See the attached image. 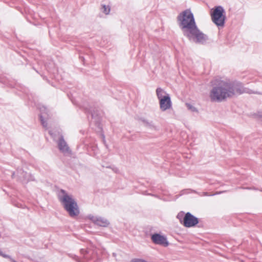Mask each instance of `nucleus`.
Here are the masks:
<instances>
[{"instance_id":"nucleus-1","label":"nucleus","mask_w":262,"mask_h":262,"mask_svg":"<svg viewBox=\"0 0 262 262\" xmlns=\"http://www.w3.org/2000/svg\"><path fill=\"white\" fill-rule=\"evenodd\" d=\"M212 83L213 86L210 92L209 98L213 102H222L244 92L243 84L237 81L217 78Z\"/></svg>"},{"instance_id":"nucleus-2","label":"nucleus","mask_w":262,"mask_h":262,"mask_svg":"<svg viewBox=\"0 0 262 262\" xmlns=\"http://www.w3.org/2000/svg\"><path fill=\"white\" fill-rule=\"evenodd\" d=\"M59 199L70 216L74 217L79 214L80 210L77 203L72 195L61 190L59 193Z\"/></svg>"},{"instance_id":"nucleus-3","label":"nucleus","mask_w":262,"mask_h":262,"mask_svg":"<svg viewBox=\"0 0 262 262\" xmlns=\"http://www.w3.org/2000/svg\"><path fill=\"white\" fill-rule=\"evenodd\" d=\"M177 21L184 35L196 25L193 14L189 9L181 12L177 17Z\"/></svg>"},{"instance_id":"nucleus-4","label":"nucleus","mask_w":262,"mask_h":262,"mask_svg":"<svg viewBox=\"0 0 262 262\" xmlns=\"http://www.w3.org/2000/svg\"><path fill=\"white\" fill-rule=\"evenodd\" d=\"M156 95L159 101L160 108L162 112L171 108L172 102L168 93L163 89L159 88L156 90Z\"/></svg>"},{"instance_id":"nucleus-5","label":"nucleus","mask_w":262,"mask_h":262,"mask_svg":"<svg viewBox=\"0 0 262 262\" xmlns=\"http://www.w3.org/2000/svg\"><path fill=\"white\" fill-rule=\"evenodd\" d=\"M211 17L212 21L218 27H223L225 20V11L221 6H217L211 10Z\"/></svg>"},{"instance_id":"nucleus-6","label":"nucleus","mask_w":262,"mask_h":262,"mask_svg":"<svg viewBox=\"0 0 262 262\" xmlns=\"http://www.w3.org/2000/svg\"><path fill=\"white\" fill-rule=\"evenodd\" d=\"M185 35L189 39L197 43H204L208 39L207 35L201 31L196 25Z\"/></svg>"},{"instance_id":"nucleus-7","label":"nucleus","mask_w":262,"mask_h":262,"mask_svg":"<svg viewBox=\"0 0 262 262\" xmlns=\"http://www.w3.org/2000/svg\"><path fill=\"white\" fill-rule=\"evenodd\" d=\"M198 223V219L189 212L186 213L183 218V224L186 227H193Z\"/></svg>"},{"instance_id":"nucleus-8","label":"nucleus","mask_w":262,"mask_h":262,"mask_svg":"<svg viewBox=\"0 0 262 262\" xmlns=\"http://www.w3.org/2000/svg\"><path fill=\"white\" fill-rule=\"evenodd\" d=\"M152 241L157 245H159L163 247H167L169 243L166 237L160 234L155 233L151 236Z\"/></svg>"},{"instance_id":"nucleus-9","label":"nucleus","mask_w":262,"mask_h":262,"mask_svg":"<svg viewBox=\"0 0 262 262\" xmlns=\"http://www.w3.org/2000/svg\"><path fill=\"white\" fill-rule=\"evenodd\" d=\"M90 219L94 223L101 227H107L110 224L109 221L102 217L90 216Z\"/></svg>"},{"instance_id":"nucleus-10","label":"nucleus","mask_w":262,"mask_h":262,"mask_svg":"<svg viewBox=\"0 0 262 262\" xmlns=\"http://www.w3.org/2000/svg\"><path fill=\"white\" fill-rule=\"evenodd\" d=\"M58 147L59 150L64 154H70V150L69 147L67 144L66 142L62 139V138H60L59 140L58 143Z\"/></svg>"},{"instance_id":"nucleus-11","label":"nucleus","mask_w":262,"mask_h":262,"mask_svg":"<svg viewBox=\"0 0 262 262\" xmlns=\"http://www.w3.org/2000/svg\"><path fill=\"white\" fill-rule=\"evenodd\" d=\"M186 106L187 109L192 113H198V108L193 104L189 103H186Z\"/></svg>"},{"instance_id":"nucleus-12","label":"nucleus","mask_w":262,"mask_h":262,"mask_svg":"<svg viewBox=\"0 0 262 262\" xmlns=\"http://www.w3.org/2000/svg\"><path fill=\"white\" fill-rule=\"evenodd\" d=\"M19 180L23 184H26L30 180V176L25 173L22 177H19Z\"/></svg>"},{"instance_id":"nucleus-13","label":"nucleus","mask_w":262,"mask_h":262,"mask_svg":"<svg viewBox=\"0 0 262 262\" xmlns=\"http://www.w3.org/2000/svg\"><path fill=\"white\" fill-rule=\"evenodd\" d=\"M143 121L147 127L152 128L154 129H156V126H154L153 124H151V123L149 122L147 120H144Z\"/></svg>"},{"instance_id":"nucleus-14","label":"nucleus","mask_w":262,"mask_h":262,"mask_svg":"<svg viewBox=\"0 0 262 262\" xmlns=\"http://www.w3.org/2000/svg\"><path fill=\"white\" fill-rule=\"evenodd\" d=\"M102 9L103 13H104L105 14H108L109 13L110 9L108 6L104 5L102 7Z\"/></svg>"},{"instance_id":"nucleus-15","label":"nucleus","mask_w":262,"mask_h":262,"mask_svg":"<svg viewBox=\"0 0 262 262\" xmlns=\"http://www.w3.org/2000/svg\"><path fill=\"white\" fill-rule=\"evenodd\" d=\"M131 262H148L142 259H135L131 261Z\"/></svg>"},{"instance_id":"nucleus-16","label":"nucleus","mask_w":262,"mask_h":262,"mask_svg":"<svg viewBox=\"0 0 262 262\" xmlns=\"http://www.w3.org/2000/svg\"><path fill=\"white\" fill-rule=\"evenodd\" d=\"M257 118L262 121V112H259L257 114Z\"/></svg>"},{"instance_id":"nucleus-17","label":"nucleus","mask_w":262,"mask_h":262,"mask_svg":"<svg viewBox=\"0 0 262 262\" xmlns=\"http://www.w3.org/2000/svg\"><path fill=\"white\" fill-rule=\"evenodd\" d=\"M40 118H41V121L42 125L45 127H46L47 126V123H46V120H45V119L43 118L42 116L40 117Z\"/></svg>"},{"instance_id":"nucleus-18","label":"nucleus","mask_w":262,"mask_h":262,"mask_svg":"<svg viewBox=\"0 0 262 262\" xmlns=\"http://www.w3.org/2000/svg\"><path fill=\"white\" fill-rule=\"evenodd\" d=\"M183 216V212H180L178 214L177 217L181 219Z\"/></svg>"},{"instance_id":"nucleus-19","label":"nucleus","mask_w":262,"mask_h":262,"mask_svg":"<svg viewBox=\"0 0 262 262\" xmlns=\"http://www.w3.org/2000/svg\"><path fill=\"white\" fill-rule=\"evenodd\" d=\"M0 255L3 256L4 257H8V256L5 254H4L2 252L0 251Z\"/></svg>"}]
</instances>
